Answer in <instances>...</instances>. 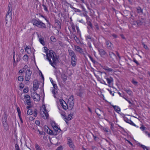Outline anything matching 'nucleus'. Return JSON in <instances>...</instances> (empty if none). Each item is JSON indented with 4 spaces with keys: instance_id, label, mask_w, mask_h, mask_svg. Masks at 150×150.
Masks as SVG:
<instances>
[{
    "instance_id": "nucleus-1",
    "label": "nucleus",
    "mask_w": 150,
    "mask_h": 150,
    "mask_svg": "<svg viewBox=\"0 0 150 150\" xmlns=\"http://www.w3.org/2000/svg\"><path fill=\"white\" fill-rule=\"evenodd\" d=\"M46 54L47 59L50 64L53 67L55 68L57 64L59 62L58 58L57 57L56 54L52 50H48L46 51Z\"/></svg>"
},
{
    "instance_id": "nucleus-2",
    "label": "nucleus",
    "mask_w": 150,
    "mask_h": 150,
    "mask_svg": "<svg viewBox=\"0 0 150 150\" xmlns=\"http://www.w3.org/2000/svg\"><path fill=\"white\" fill-rule=\"evenodd\" d=\"M32 22L34 25L41 28H46V25L42 22L41 21L39 20V19H33Z\"/></svg>"
},
{
    "instance_id": "nucleus-3",
    "label": "nucleus",
    "mask_w": 150,
    "mask_h": 150,
    "mask_svg": "<svg viewBox=\"0 0 150 150\" xmlns=\"http://www.w3.org/2000/svg\"><path fill=\"white\" fill-rule=\"evenodd\" d=\"M32 74V72L30 71V69H27L26 71L25 75V80L26 81H28L30 79L31 76Z\"/></svg>"
},
{
    "instance_id": "nucleus-4",
    "label": "nucleus",
    "mask_w": 150,
    "mask_h": 150,
    "mask_svg": "<svg viewBox=\"0 0 150 150\" xmlns=\"http://www.w3.org/2000/svg\"><path fill=\"white\" fill-rule=\"evenodd\" d=\"M43 108H44V111H43V114L40 113L41 116L43 117L44 119H47L49 117L48 112L47 110L46 109V107L45 106Z\"/></svg>"
},
{
    "instance_id": "nucleus-5",
    "label": "nucleus",
    "mask_w": 150,
    "mask_h": 150,
    "mask_svg": "<svg viewBox=\"0 0 150 150\" xmlns=\"http://www.w3.org/2000/svg\"><path fill=\"white\" fill-rule=\"evenodd\" d=\"M104 69L105 71H104V72L106 75L111 74L114 72L113 70L112 69L107 67H105L104 68Z\"/></svg>"
},
{
    "instance_id": "nucleus-6",
    "label": "nucleus",
    "mask_w": 150,
    "mask_h": 150,
    "mask_svg": "<svg viewBox=\"0 0 150 150\" xmlns=\"http://www.w3.org/2000/svg\"><path fill=\"white\" fill-rule=\"evenodd\" d=\"M31 96L35 101H38L40 100V96L35 92L31 93Z\"/></svg>"
},
{
    "instance_id": "nucleus-7",
    "label": "nucleus",
    "mask_w": 150,
    "mask_h": 150,
    "mask_svg": "<svg viewBox=\"0 0 150 150\" xmlns=\"http://www.w3.org/2000/svg\"><path fill=\"white\" fill-rule=\"evenodd\" d=\"M33 89L34 91H35L39 87L38 81L36 80H34L33 81Z\"/></svg>"
},
{
    "instance_id": "nucleus-8",
    "label": "nucleus",
    "mask_w": 150,
    "mask_h": 150,
    "mask_svg": "<svg viewBox=\"0 0 150 150\" xmlns=\"http://www.w3.org/2000/svg\"><path fill=\"white\" fill-rule=\"evenodd\" d=\"M68 140L67 143L68 145L69 146L70 148L74 150L75 146L72 140L70 139H68Z\"/></svg>"
},
{
    "instance_id": "nucleus-9",
    "label": "nucleus",
    "mask_w": 150,
    "mask_h": 150,
    "mask_svg": "<svg viewBox=\"0 0 150 150\" xmlns=\"http://www.w3.org/2000/svg\"><path fill=\"white\" fill-rule=\"evenodd\" d=\"M74 47L75 51L78 52H79L80 54H82L83 53V49L79 46L75 45Z\"/></svg>"
},
{
    "instance_id": "nucleus-10",
    "label": "nucleus",
    "mask_w": 150,
    "mask_h": 150,
    "mask_svg": "<svg viewBox=\"0 0 150 150\" xmlns=\"http://www.w3.org/2000/svg\"><path fill=\"white\" fill-rule=\"evenodd\" d=\"M12 6L9 3L8 6V11L7 14L11 15L12 14Z\"/></svg>"
},
{
    "instance_id": "nucleus-11",
    "label": "nucleus",
    "mask_w": 150,
    "mask_h": 150,
    "mask_svg": "<svg viewBox=\"0 0 150 150\" xmlns=\"http://www.w3.org/2000/svg\"><path fill=\"white\" fill-rule=\"evenodd\" d=\"M72 114H70L69 115L68 117L64 118L65 121L67 124H68V121L71 120L72 119Z\"/></svg>"
},
{
    "instance_id": "nucleus-12",
    "label": "nucleus",
    "mask_w": 150,
    "mask_h": 150,
    "mask_svg": "<svg viewBox=\"0 0 150 150\" xmlns=\"http://www.w3.org/2000/svg\"><path fill=\"white\" fill-rule=\"evenodd\" d=\"M71 65L73 66L74 67L76 66V57H74L71 58Z\"/></svg>"
},
{
    "instance_id": "nucleus-13",
    "label": "nucleus",
    "mask_w": 150,
    "mask_h": 150,
    "mask_svg": "<svg viewBox=\"0 0 150 150\" xmlns=\"http://www.w3.org/2000/svg\"><path fill=\"white\" fill-rule=\"evenodd\" d=\"M7 117L6 114H4V115L3 116V117L2 118L1 121L2 122V124L3 123H6L7 122Z\"/></svg>"
},
{
    "instance_id": "nucleus-14",
    "label": "nucleus",
    "mask_w": 150,
    "mask_h": 150,
    "mask_svg": "<svg viewBox=\"0 0 150 150\" xmlns=\"http://www.w3.org/2000/svg\"><path fill=\"white\" fill-rule=\"evenodd\" d=\"M84 93V92L83 90L81 89H79L78 91L77 92L76 94L77 96L81 97Z\"/></svg>"
},
{
    "instance_id": "nucleus-15",
    "label": "nucleus",
    "mask_w": 150,
    "mask_h": 150,
    "mask_svg": "<svg viewBox=\"0 0 150 150\" xmlns=\"http://www.w3.org/2000/svg\"><path fill=\"white\" fill-rule=\"evenodd\" d=\"M74 103V97L73 95H71L69 98L68 103Z\"/></svg>"
},
{
    "instance_id": "nucleus-16",
    "label": "nucleus",
    "mask_w": 150,
    "mask_h": 150,
    "mask_svg": "<svg viewBox=\"0 0 150 150\" xmlns=\"http://www.w3.org/2000/svg\"><path fill=\"white\" fill-rule=\"evenodd\" d=\"M106 45L107 47L110 49H111L113 47V45L109 41H107L106 42Z\"/></svg>"
},
{
    "instance_id": "nucleus-17",
    "label": "nucleus",
    "mask_w": 150,
    "mask_h": 150,
    "mask_svg": "<svg viewBox=\"0 0 150 150\" xmlns=\"http://www.w3.org/2000/svg\"><path fill=\"white\" fill-rule=\"evenodd\" d=\"M69 55L71 56V58L76 57L74 52L72 50H69Z\"/></svg>"
},
{
    "instance_id": "nucleus-18",
    "label": "nucleus",
    "mask_w": 150,
    "mask_h": 150,
    "mask_svg": "<svg viewBox=\"0 0 150 150\" xmlns=\"http://www.w3.org/2000/svg\"><path fill=\"white\" fill-rule=\"evenodd\" d=\"M105 79H106L108 83L109 84H110L113 81V79L111 77H107L105 78Z\"/></svg>"
},
{
    "instance_id": "nucleus-19",
    "label": "nucleus",
    "mask_w": 150,
    "mask_h": 150,
    "mask_svg": "<svg viewBox=\"0 0 150 150\" xmlns=\"http://www.w3.org/2000/svg\"><path fill=\"white\" fill-rule=\"evenodd\" d=\"M74 103H68V107L69 109L70 110H71L72 109L74 105Z\"/></svg>"
},
{
    "instance_id": "nucleus-20",
    "label": "nucleus",
    "mask_w": 150,
    "mask_h": 150,
    "mask_svg": "<svg viewBox=\"0 0 150 150\" xmlns=\"http://www.w3.org/2000/svg\"><path fill=\"white\" fill-rule=\"evenodd\" d=\"M11 15H7V14H6V23H7V21H11V20L12 19L11 17Z\"/></svg>"
},
{
    "instance_id": "nucleus-21",
    "label": "nucleus",
    "mask_w": 150,
    "mask_h": 150,
    "mask_svg": "<svg viewBox=\"0 0 150 150\" xmlns=\"http://www.w3.org/2000/svg\"><path fill=\"white\" fill-rule=\"evenodd\" d=\"M136 9L137 10V12L138 13H143V10L141 8L139 7L138 6L136 8Z\"/></svg>"
},
{
    "instance_id": "nucleus-22",
    "label": "nucleus",
    "mask_w": 150,
    "mask_h": 150,
    "mask_svg": "<svg viewBox=\"0 0 150 150\" xmlns=\"http://www.w3.org/2000/svg\"><path fill=\"white\" fill-rule=\"evenodd\" d=\"M55 23L56 24V25L58 27L60 28H61V23L59 20H56L55 21Z\"/></svg>"
},
{
    "instance_id": "nucleus-23",
    "label": "nucleus",
    "mask_w": 150,
    "mask_h": 150,
    "mask_svg": "<svg viewBox=\"0 0 150 150\" xmlns=\"http://www.w3.org/2000/svg\"><path fill=\"white\" fill-rule=\"evenodd\" d=\"M61 78L64 81H65L67 80V76L64 74H61Z\"/></svg>"
},
{
    "instance_id": "nucleus-24",
    "label": "nucleus",
    "mask_w": 150,
    "mask_h": 150,
    "mask_svg": "<svg viewBox=\"0 0 150 150\" xmlns=\"http://www.w3.org/2000/svg\"><path fill=\"white\" fill-rule=\"evenodd\" d=\"M133 23H134L132 24V27L134 29H137L138 27V24L137 22L134 21Z\"/></svg>"
},
{
    "instance_id": "nucleus-25",
    "label": "nucleus",
    "mask_w": 150,
    "mask_h": 150,
    "mask_svg": "<svg viewBox=\"0 0 150 150\" xmlns=\"http://www.w3.org/2000/svg\"><path fill=\"white\" fill-rule=\"evenodd\" d=\"M64 103L63 104L61 105L64 109L66 110L68 108V105H67V104L65 101H64Z\"/></svg>"
},
{
    "instance_id": "nucleus-26",
    "label": "nucleus",
    "mask_w": 150,
    "mask_h": 150,
    "mask_svg": "<svg viewBox=\"0 0 150 150\" xmlns=\"http://www.w3.org/2000/svg\"><path fill=\"white\" fill-rule=\"evenodd\" d=\"M125 91L130 96H132L133 93L130 89H125Z\"/></svg>"
},
{
    "instance_id": "nucleus-27",
    "label": "nucleus",
    "mask_w": 150,
    "mask_h": 150,
    "mask_svg": "<svg viewBox=\"0 0 150 150\" xmlns=\"http://www.w3.org/2000/svg\"><path fill=\"white\" fill-rule=\"evenodd\" d=\"M2 124L3 126L4 127V129L5 130H7L8 129V126L7 122L4 123H3Z\"/></svg>"
},
{
    "instance_id": "nucleus-28",
    "label": "nucleus",
    "mask_w": 150,
    "mask_h": 150,
    "mask_svg": "<svg viewBox=\"0 0 150 150\" xmlns=\"http://www.w3.org/2000/svg\"><path fill=\"white\" fill-rule=\"evenodd\" d=\"M29 99H27V100L24 101L25 104L26 105H30L31 104V102Z\"/></svg>"
},
{
    "instance_id": "nucleus-29",
    "label": "nucleus",
    "mask_w": 150,
    "mask_h": 150,
    "mask_svg": "<svg viewBox=\"0 0 150 150\" xmlns=\"http://www.w3.org/2000/svg\"><path fill=\"white\" fill-rule=\"evenodd\" d=\"M95 111L96 114L98 116H100V113L101 112H103L102 111H101L100 109L98 108L95 110Z\"/></svg>"
},
{
    "instance_id": "nucleus-30",
    "label": "nucleus",
    "mask_w": 150,
    "mask_h": 150,
    "mask_svg": "<svg viewBox=\"0 0 150 150\" xmlns=\"http://www.w3.org/2000/svg\"><path fill=\"white\" fill-rule=\"evenodd\" d=\"M44 38H39V40L40 43L43 46L45 45V43L44 39Z\"/></svg>"
},
{
    "instance_id": "nucleus-31",
    "label": "nucleus",
    "mask_w": 150,
    "mask_h": 150,
    "mask_svg": "<svg viewBox=\"0 0 150 150\" xmlns=\"http://www.w3.org/2000/svg\"><path fill=\"white\" fill-rule=\"evenodd\" d=\"M113 107L115 110L117 112L120 111V108L116 106H113Z\"/></svg>"
},
{
    "instance_id": "nucleus-32",
    "label": "nucleus",
    "mask_w": 150,
    "mask_h": 150,
    "mask_svg": "<svg viewBox=\"0 0 150 150\" xmlns=\"http://www.w3.org/2000/svg\"><path fill=\"white\" fill-rule=\"evenodd\" d=\"M28 56L27 54L25 55L23 57V59L25 62H27L28 60Z\"/></svg>"
},
{
    "instance_id": "nucleus-33",
    "label": "nucleus",
    "mask_w": 150,
    "mask_h": 150,
    "mask_svg": "<svg viewBox=\"0 0 150 150\" xmlns=\"http://www.w3.org/2000/svg\"><path fill=\"white\" fill-rule=\"evenodd\" d=\"M33 111L31 109H29L27 111V114L29 115H31L33 114Z\"/></svg>"
},
{
    "instance_id": "nucleus-34",
    "label": "nucleus",
    "mask_w": 150,
    "mask_h": 150,
    "mask_svg": "<svg viewBox=\"0 0 150 150\" xmlns=\"http://www.w3.org/2000/svg\"><path fill=\"white\" fill-rule=\"evenodd\" d=\"M16 62L17 63L19 61H20L21 58V57L18 54H16Z\"/></svg>"
},
{
    "instance_id": "nucleus-35",
    "label": "nucleus",
    "mask_w": 150,
    "mask_h": 150,
    "mask_svg": "<svg viewBox=\"0 0 150 150\" xmlns=\"http://www.w3.org/2000/svg\"><path fill=\"white\" fill-rule=\"evenodd\" d=\"M38 110L37 109H35L33 112V116L35 117H36L37 115Z\"/></svg>"
},
{
    "instance_id": "nucleus-36",
    "label": "nucleus",
    "mask_w": 150,
    "mask_h": 150,
    "mask_svg": "<svg viewBox=\"0 0 150 150\" xmlns=\"http://www.w3.org/2000/svg\"><path fill=\"white\" fill-rule=\"evenodd\" d=\"M32 37L39 38L40 37L39 34L37 32L34 33Z\"/></svg>"
},
{
    "instance_id": "nucleus-37",
    "label": "nucleus",
    "mask_w": 150,
    "mask_h": 150,
    "mask_svg": "<svg viewBox=\"0 0 150 150\" xmlns=\"http://www.w3.org/2000/svg\"><path fill=\"white\" fill-rule=\"evenodd\" d=\"M76 42L77 43H80L82 44V41L81 40H80L79 38H76V39H75Z\"/></svg>"
},
{
    "instance_id": "nucleus-38",
    "label": "nucleus",
    "mask_w": 150,
    "mask_h": 150,
    "mask_svg": "<svg viewBox=\"0 0 150 150\" xmlns=\"http://www.w3.org/2000/svg\"><path fill=\"white\" fill-rule=\"evenodd\" d=\"M42 6L43 7L44 9V10L45 11H46V12H48V9L47 8V6L46 5H45L44 4H42Z\"/></svg>"
},
{
    "instance_id": "nucleus-39",
    "label": "nucleus",
    "mask_w": 150,
    "mask_h": 150,
    "mask_svg": "<svg viewBox=\"0 0 150 150\" xmlns=\"http://www.w3.org/2000/svg\"><path fill=\"white\" fill-rule=\"evenodd\" d=\"M24 86V84L22 83V82L19 83V87L20 89H23Z\"/></svg>"
},
{
    "instance_id": "nucleus-40",
    "label": "nucleus",
    "mask_w": 150,
    "mask_h": 150,
    "mask_svg": "<svg viewBox=\"0 0 150 150\" xmlns=\"http://www.w3.org/2000/svg\"><path fill=\"white\" fill-rule=\"evenodd\" d=\"M53 128L55 132H57L59 129L60 130H61L60 129H59L58 127L57 126H56V125H54V127H53Z\"/></svg>"
},
{
    "instance_id": "nucleus-41",
    "label": "nucleus",
    "mask_w": 150,
    "mask_h": 150,
    "mask_svg": "<svg viewBox=\"0 0 150 150\" xmlns=\"http://www.w3.org/2000/svg\"><path fill=\"white\" fill-rule=\"evenodd\" d=\"M39 17H42L44 18L45 20L47 21V22H48V20L47 19V18L46 17H45V16H43L42 15L41 13H39Z\"/></svg>"
},
{
    "instance_id": "nucleus-42",
    "label": "nucleus",
    "mask_w": 150,
    "mask_h": 150,
    "mask_svg": "<svg viewBox=\"0 0 150 150\" xmlns=\"http://www.w3.org/2000/svg\"><path fill=\"white\" fill-rule=\"evenodd\" d=\"M18 81H23V76H19L18 78Z\"/></svg>"
},
{
    "instance_id": "nucleus-43",
    "label": "nucleus",
    "mask_w": 150,
    "mask_h": 150,
    "mask_svg": "<svg viewBox=\"0 0 150 150\" xmlns=\"http://www.w3.org/2000/svg\"><path fill=\"white\" fill-rule=\"evenodd\" d=\"M104 131H105L107 132V135L109 134L110 133V129L107 128H105V129H104Z\"/></svg>"
},
{
    "instance_id": "nucleus-44",
    "label": "nucleus",
    "mask_w": 150,
    "mask_h": 150,
    "mask_svg": "<svg viewBox=\"0 0 150 150\" xmlns=\"http://www.w3.org/2000/svg\"><path fill=\"white\" fill-rule=\"evenodd\" d=\"M88 57L92 62L94 63H95L96 61L93 59V57L90 55H88Z\"/></svg>"
},
{
    "instance_id": "nucleus-45",
    "label": "nucleus",
    "mask_w": 150,
    "mask_h": 150,
    "mask_svg": "<svg viewBox=\"0 0 150 150\" xmlns=\"http://www.w3.org/2000/svg\"><path fill=\"white\" fill-rule=\"evenodd\" d=\"M87 24L90 27V28H92V25L90 21H88H88H87Z\"/></svg>"
},
{
    "instance_id": "nucleus-46",
    "label": "nucleus",
    "mask_w": 150,
    "mask_h": 150,
    "mask_svg": "<svg viewBox=\"0 0 150 150\" xmlns=\"http://www.w3.org/2000/svg\"><path fill=\"white\" fill-rule=\"evenodd\" d=\"M17 110L18 113V115H21V112L20 109V108L19 107H18L17 108Z\"/></svg>"
},
{
    "instance_id": "nucleus-47",
    "label": "nucleus",
    "mask_w": 150,
    "mask_h": 150,
    "mask_svg": "<svg viewBox=\"0 0 150 150\" xmlns=\"http://www.w3.org/2000/svg\"><path fill=\"white\" fill-rule=\"evenodd\" d=\"M35 147L37 150H41V149L40 148V146L37 144H35Z\"/></svg>"
},
{
    "instance_id": "nucleus-48",
    "label": "nucleus",
    "mask_w": 150,
    "mask_h": 150,
    "mask_svg": "<svg viewBox=\"0 0 150 150\" xmlns=\"http://www.w3.org/2000/svg\"><path fill=\"white\" fill-rule=\"evenodd\" d=\"M28 91V87H27V88H25L23 90V92L24 93H27Z\"/></svg>"
},
{
    "instance_id": "nucleus-49",
    "label": "nucleus",
    "mask_w": 150,
    "mask_h": 150,
    "mask_svg": "<svg viewBox=\"0 0 150 150\" xmlns=\"http://www.w3.org/2000/svg\"><path fill=\"white\" fill-rule=\"evenodd\" d=\"M47 132L49 133V134L50 135H52L53 133V131L51 129H49V131H48V130H47Z\"/></svg>"
},
{
    "instance_id": "nucleus-50",
    "label": "nucleus",
    "mask_w": 150,
    "mask_h": 150,
    "mask_svg": "<svg viewBox=\"0 0 150 150\" xmlns=\"http://www.w3.org/2000/svg\"><path fill=\"white\" fill-rule=\"evenodd\" d=\"M15 148L16 150H20V149L18 145L17 144H16L15 145Z\"/></svg>"
},
{
    "instance_id": "nucleus-51",
    "label": "nucleus",
    "mask_w": 150,
    "mask_h": 150,
    "mask_svg": "<svg viewBox=\"0 0 150 150\" xmlns=\"http://www.w3.org/2000/svg\"><path fill=\"white\" fill-rule=\"evenodd\" d=\"M50 40L51 42H55L57 41L56 38H50Z\"/></svg>"
},
{
    "instance_id": "nucleus-52",
    "label": "nucleus",
    "mask_w": 150,
    "mask_h": 150,
    "mask_svg": "<svg viewBox=\"0 0 150 150\" xmlns=\"http://www.w3.org/2000/svg\"><path fill=\"white\" fill-rule=\"evenodd\" d=\"M129 124L135 127H137L136 125L132 121H129Z\"/></svg>"
},
{
    "instance_id": "nucleus-53",
    "label": "nucleus",
    "mask_w": 150,
    "mask_h": 150,
    "mask_svg": "<svg viewBox=\"0 0 150 150\" xmlns=\"http://www.w3.org/2000/svg\"><path fill=\"white\" fill-rule=\"evenodd\" d=\"M71 28L72 29V30L74 32H75V25H74L73 24H72L71 25Z\"/></svg>"
},
{
    "instance_id": "nucleus-54",
    "label": "nucleus",
    "mask_w": 150,
    "mask_h": 150,
    "mask_svg": "<svg viewBox=\"0 0 150 150\" xmlns=\"http://www.w3.org/2000/svg\"><path fill=\"white\" fill-rule=\"evenodd\" d=\"M140 128L142 131H144L146 127L142 125L140 127Z\"/></svg>"
},
{
    "instance_id": "nucleus-55",
    "label": "nucleus",
    "mask_w": 150,
    "mask_h": 150,
    "mask_svg": "<svg viewBox=\"0 0 150 150\" xmlns=\"http://www.w3.org/2000/svg\"><path fill=\"white\" fill-rule=\"evenodd\" d=\"M35 123L36 125L38 126L40 124V122L38 120H36L35 121Z\"/></svg>"
},
{
    "instance_id": "nucleus-56",
    "label": "nucleus",
    "mask_w": 150,
    "mask_h": 150,
    "mask_svg": "<svg viewBox=\"0 0 150 150\" xmlns=\"http://www.w3.org/2000/svg\"><path fill=\"white\" fill-rule=\"evenodd\" d=\"M145 132L146 134L148 136V137L150 138V133L146 131H145Z\"/></svg>"
},
{
    "instance_id": "nucleus-57",
    "label": "nucleus",
    "mask_w": 150,
    "mask_h": 150,
    "mask_svg": "<svg viewBox=\"0 0 150 150\" xmlns=\"http://www.w3.org/2000/svg\"><path fill=\"white\" fill-rule=\"evenodd\" d=\"M132 82L134 85H136L137 83V82L134 80H132Z\"/></svg>"
},
{
    "instance_id": "nucleus-58",
    "label": "nucleus",
    "mask_w": 150,
    "mask_h": 150,
    "mask_svg": "<svg viewBox=\"0 0 150 150\" xmlns=\"http://www.w3.org/2000/svg\"><path fill=\"white\" fill-rule=\"evenodd\" d=\"M30 96L28 95V94H26V95H25V97H24V98H27V99H30Z\"/></svg>"
},
{
    "instance_id": "nucleus-59",
    "label": "nucleus",
    "mask_w": 150,
    "mask_h": 150,
    "mask_svg": "<svg viewBox=\"0 0 150 150\" xmlns=\"http://www.w3.org/2000/svg\"><path fill=\"white\" fill-rule=\"evenodd\" d=\"M64 101L63 99H60L59 100V102L61 105L64 103Z\"/></svg>"
},
{
    "instance_id": "nucleus-60",
    "label": "nucleus",
    "mask_w": 150,
    "mask_h": 150,
    "mask_svg": "<svg viewBox=\"0 0 150 150\" xmlns=\"http://www.w3.org/2000/svg\"><path fill=\"white\" fill-rule=\"evenodd\" d=\"M83 15L84 16L86 17L87 21H88L89 19V17L86 14H84Z\"/></svg>"
},
{
    "instance_id": "nucleus-61",
    "label": "nucleus",
    "mask_w": 150,
    "mask_h": 150,
    "mask_svg": "<svg viewBox=\"0 0 150 150\" xmlns=\"http://www.w3.org/2000/svg\"><path fill=\"white\" fill-rule=\"evenodd\" d=\"M76 29L77 30V33L79 34L80 35V36L81 37V34H80V31L79 30V27H77V26H76Z\"/></svg>"
},
{
    "instance_id": "nucleus-62",
    "label": "nucleus",
    "mask_w": 150,
    "mask_h": 150,
    "mask_svg": "<svg viewBox=\"0 0 150 150\" xmlns=\"http://www.w3.org/2000/svg\"><path fill=\"white\" fill-rule=\"evenodd\" d=\"M53 86L54 89H57L58 88L57 85L56 83L55 84H54Z\"/></svg>"
},
{
    "instance_id": "nucleus-63",
    "label": "nucleus",
    "mask_w": 150,
    "mask_h": 150,
    "mask_svg": "<svg viewBox=\"0 0 150 150\" xmlns=\"http://www.w3.org/2000/svg\"><path fill=\"white\" fill-rule=\"evenodd\" d=\"M142 45H143L144 47L146 50L148 49V48L147 45L144 44V43H142Z\"/></svg>"
},
{
    "instance_id": "nucleus-64",
    "label": "nucleus",
    "mask_w": 150,
    "mask_h": 150,
    "mask_svg": "<svg viewBox=\"0 0 150 150\" xmlns=\"http://www.w3.org/2000/svg\"><path fill=\"white\" fill-rule=\"evenodd\" d=\"M62 147L61 146H59L57 148L56 150H62Z\"/></svg>"
}]
</instances>
